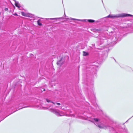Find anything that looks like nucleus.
I'll return each mask as SVG.
<instances>
[{
    "label": "nucleus",
    "instance_id": "obj_1",
    "mask_svg": "<svg viewBox=\"0 0 133 133\" xmlns=\"http://www.w3.org/2000/svg\"><path fill=\"white\" fill-rule=\"evenodd\" d=\"M97 125L98 127L100 128L105 129L109 128L111 133H122L121 131L122 129H120L119 127H116L114 128L113 127H110L108 125H105L103 124Z\"/></svg>",
    "mask_w": 133,
    "mask_h": 133
},
{
    "label": "nucleus",
    "instance_id": "obj_2",
    "mask_svg": "<svg viewBox=\"0 0 133 133\" xmlns=\"http://www.w3.org/2000/svg\"><path fill=\"white\" fill-rule=\"evenodd\" d=\"M128 16H132L133 15L126 14L122 13L118 14V15H110L107 16V18H115L118 17H124Z\"/></svg>",
    "mask_w": 133,
    "mask_h": 133
},
{
    "label": "nucleus",
    "instance_id": "obj_3",
    "mask_svg": "<svg viewBox=\"0 0 133 133\" xmlns=\"http://www.w3.org/2000/svg\"><path fill=\"white\" fill-rule=\"evenodd\" d=\"M50 110L51 112H53L58 116H62L64 115V112L52 108L50 109Z\"/></svg>",
    "mask_w": 133,
    "mask_h": 133
},
{
    "label": "nucleus",
    "instance_id": "obj_4",
    "mask_svg": "<svg viewBox=\"0 0 133 133\" xmlns=\"http://www.w3.org/2000/svg\"><path fill=\"white\" fill-rule=\"evenodd\" d=\"M89 121L92 122H93L95 124H97V122H98V120L97 118H94L89 120Z\"/></svg>",
    "mask_w": 133,
    "mask_h": 133
},
{
    "label": "nucleus",
    "instance_id": "obj_5",
    "mask_svg": "<svg viewBox=\"0 0 133 133\" xmlns=\"http://www.w3.org/2000/svg\"><path fill=\"white\" fill-rule=\"evenodd\" d=\"M14 1L15 2V5L16 6L18 7V8H19L20 7V6L18 3V2H16L15 0H14Z\"/></svg>",
    "mask_w": 133,
    "mask_h": 133
},
{
    "label": "nucleus",
    "instance_id": "obj_6",
    "mask_svg": "<svg viewBox=\"0 0 133 133\" xmlns=\"http://www.w3.org/2000/svg\"><path fill=\"white\" fill-rule=\"evenodd\" d=\"M67 20H76L78 21H82L83 20L79 19H74L73 18H66Z\"/></svg>",
    "mask_w": 133,
    "mask_h": 133
},
{
    "label": "nucleus",
    "instance_id": "obj_7",
    "mask_svg": "<svg viewBox=\"0 0 133 133\" xmlns=\"http://www.w3.org/2000/svg\"><path fill=\"white\" fill-rule=\"evenodd\" d=\"M62 17L61 18H48V19H50L51 20H57L58 19H59L60 18H62Z\"/></svg>",
    "mask_w": 133,
    "mask_h": 133
},
{
    "label": "nucleus",
    "instance_id": "obj_8",
    "mask_svg": "<svg viewBox=\"0 0 133 133\" xmlns=\"http://www.w3.org/2000/svg\"><path fill=\"white\" fill-rule=\"evenodd\" d=\"M62 60V59H61L59 61H58L57 63V64L59 65H61L62 64L61 63V62Z\"/></svg>",
    "mask_w": 133,
    "mask_h": 133
},
{
    "label": "nucleus",
    "instance_id": "obj_9",
    "mask_svg": "<svg viewBox=\"0 0 133 133\" xmlns=\"http://www.w3.org/2000/svg\"><path fill=\"white\" fill-rule=\"evenodd\" d=\"M40 19H39L37 21L38 24L39 26H41L42 25V23H40Z\"/></svg>",
    "mask_w": 133,
    "mask_h": 133
},
{
    "label": "nucleus",
    "instance_id": "obj_10",
    "mask_svg": "<svg viewBox=\"0 0 133 133\" xmlns=\"http://www.w3.org/2000/svg\"><path fill=\"white\" fill-rule=\"evenodd\" d=\"M83 55L84 56H87L88 55V53L85 51H83Z\"/></svg>",
    "mask_w": 133,
    "mask_h": 133
},
{
    "label": "nucleus",
    "instance_id": "obj_11",
    "mask_svg": "<svg viewBox=\"0 0 133 133\" xmlns=\"http://www.w3.org/2000/svg\"><path fill=\"white\" fill-rule=\"evenodd\" d=\"M21 14L23 16H27L26 14L23 12H21Z\"/></svg>",
    "mask_w": 133,
    "mask_h": 133
},
{
    "label": "nucleus",
    "instance_id": "obj_12",
    "mask_svg": "<svg viewBox=\"0 0 133 133\" xmlns=\"http://www.w3.org/2000/svg\"><path fill=\"white\" fill-rule=\"evenodd\" d=\"M88 21L89 22L92 23L95 22V21L92 19H88Z\"/></svg>",
    "mask_w": 133,
    "mask_h": 133
},
{
    "label": "nucleus",
    "instance_id": "obj_13",
    "mask_svg": "<svg viewBox=\"0 0 133 133\" xmlns=\"http://www.w3.org/2000/svg\"><path fill=\"white\" fill-rule=\"evenodd\" d=\"M46 100L48 102H50V101L48 99H46Z\"/></svg>",
    "mask_w": 133,
    "mask_h": 133
},
{
    "label": "nucleus",
    "instance_id": "obj_14",
    "mask_svg": "<svg viewBox=\"0 0 133 133\" xmlns=\"http://www.w3.org/2000/svg\"><path fill=\"white\" fill-rule=\"evenodd\" d=\"M56 104H57V105H61V104L60 103H56Z\"/></svg>",
    "mask_w": 133,
    "mask_h": 133
},
{
    "label": "nucleus",
    "instance_id": "obj_15",
    "mask_svg": "<svg viewBox=\"0 0 133 133\" xmlns=\"http://www.w3.org/2000/svg\"><path fill=\"white\" fill-rule=\"evenodd\" d=\"M4 10L5 11H8V8H6Z\"/></svg>",
    "mask_w": 133,
    "mask_h": 133
},
{
    "label": "nucleus",
    "instance_id": "obj_16",
    "mask_svg": "<svg viewBox=\"0 0 133 133\" xmlns=\"http://www.w3.org/2000/svg\"><path fill=\"white\" fill-rule=\"evenodd\" d=\"M14 15L15 16H17V15L16 13H15L14 14Z\"/></svg>",
    "mask_w": 133,
    "mask_h": 133
},
{
    "label": "nucleus",
    "instance_id": "obj_17",
    "mask_svg": "<svg viewBox=\"0 0 133 133\" xmlns=\"http://www.w3.org/2000/svg\"><path fill=\"white\" fill-rule=\"evenodd\" d=\"M52 103H53V104H55L53 102H52Z\"/></svg>",
    "mask_w": 133,
    "mask_h": 133
},
{
    "label": "nucleus",
    "instance_id": "obj_18",
    "mask_svg": "<svg viewBox=\"0 0 133 133\" xmlns=\"http://www.w3.org/2000/svg\"><path fill=\"white\" fill-rule=\"evenodd\" d=\"M64 15L65 16H66V15H65V13H64Z\"/></svg>",
    "mask_w": 133,
    "mask_h": 133
},
{
    "label": "nucleus",
    "instance_id": "obj_19",
    "mask_svg": "<svg viewBox=\"0 0 133 133\" xmlns=\"http://www.w3.org/2000/svg\"><path fill=\"white\" fill-rule=\"evenodd\" d=\"M43 91H45V89H43Z\"/></svg>",
    "mask_w": 133,
    "mask_h": 133
}]
</instances>
